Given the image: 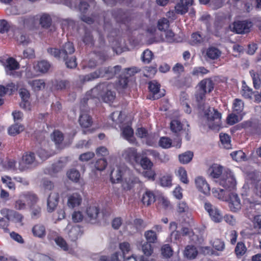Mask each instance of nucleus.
I'll list each match as a JSON object with an SVG mask.
<instances>
[{"label": "nucleus", "instance_id": "a878e982", "mask_svg": "<svg viewBox=\"0 0 261 261\" xmlns=\"http://www.w3.org/2000/svg\"><path fill=\"white\" fill-rule=\"evenodd\" d=\"M214 84L211 79H205L202 80L199 84V87L205 90L206 93L211 92L214 89Z\"/></svg>", "mask_w": 261, "mask_h": 261}, {"label": "nucleus", "instance_id": "f3484780", "mask_svg": "<svg viewBox=\"0 0 261 261\" xmlns=\"http://www.w3.org/2000/svg\"><path fill=\"white\" fill-rule=\"evenodd\" d=\"M86 214L90 223H95L98 221L99 210L97 206H90L87 209Z\"/></svg>", "mask_w": 261, "mask_h": 261}, {"label": "nucleus", "instance_id": "4be33fe9", "mask_svg": "<svg viewBox=\"0 0 261 261\" xmlns=\"http://www.w3.org/2000/svg\"><path fill=\"white\" fill-rule=\"evenodd\" d=\"M2 212H4V213L6 212L7 215V219H8L9 221H13L15 222H20L22 220V216L17 212L8 210H3Z\"/></svg>", "mask_w": 261, "mask_h": 261}, {"label": "nucleus", "instance_id": "9b49d317", "mask_svg": "<svg viewBox=\"0 0 261 261\" xmlns=\"http://www.w3.org/2000/svg\"><path fill=\"white\" fill-rule=\"evenodd\" d=\"M129 171L125 166H117L111 171L110 178L112 182L115 183L120 181L122 176Z\"/></svg>", "mask_w": 261, "mask_h": 261}, {"label": "nucleus", "instance_id": "473e14b6", "mask_svg": "<svg viewBox=\"0 0 261 261\" xmlns=\"http://www.w3.org/2000/svg\"><path fill=\"white\" fill-rule=\"evenodd\" d=\"M220 139L223 147L226 149L231 148V140L230 136L226 134L221 133Z\"/></svg>", "mask_w": 261, "mask_h": 261}, {"label": "nucleus", "instance_id": "0e129e2a", "mask_svg": "<svg viewBox=\"0 0 261 261\" xmlns=\"http://www.w3.org/2000/svg\"><path fill=\"white\" fill-rule=\"evenodd\" d=\"M204 37L198 32L192 35V41L194 44H200L204 41Z\"/></svg>", "mask_w": 261, "mask_h": 261}, {"label": "nucleus", "instance_id": "680f3d73", "mask_svg": "<svg viewBox=\"0 0 261 261\" xmlns=\"http://www.w3.org/2000/svg\"><path fill=\"white\" fill-rule=\"evenodd\" d=\"M171 140L167 137H162L159 141V145L162 148H168L171 146Z\"/></svg>", "mask_w": 261, "mask_h": 261}, {"label": "nucleus", "instance_id": "58836bf2", "mask_svg": "<svg viewBox=\"0 0 261 261\" xmlns=\"http://www.w3.org/2000/svg\"><path fill=\"white\" fill-rule=\"evenodd\" d=\"M23 197L28 204L30 205V207L35 205V204L37 201V197L34 194L28 193L23 195Z\"/></svg>", "mask_w": 261, "mask_h": 261}, {"label": "nucleus", "instance_id": "a19ab883", "mask_svg": "<svg viewBox=\"0 0 261 261\" xmlns=\"http://www.w3.org/2000/svg\"><path fill=\"white\" fill-rule=\"evenodd\" d=\"M170 129L174 133H177L182 129V124L177 119H173L170 122Z\"/></svg>", "mask_w": 261, "mask_h": 261}, {"label": "nucleus", "instance_id": "f704fd0d", "mask_svg": "<svg viewBox=\"0 0 261 261\" xmlns=\"http://www.w3.org/2000/svg\"><path fill=\"white\" fill-rule=\"evenodd\" d=\"M221 54V51L214 47L208 48L206 51L207 56L211 59L213 60L218 58L220 56Z\"/></svg>", "mask_w": 261, "mask_h": 261}, {"label": "nucleus", "instance_id": "1a4fd4ad", "mask_svg": "<svg viewBox=\"0 0 261 261\" xmlns=\"http://www.w3.org/2000/svg\"><path fill=\"white\" fill-rule=\"evenodd\" d=\"M121 156L126 162L130 164L137 163L139 159L137 150L133 147H129L124 149L122 152Z\"/></svg>", "mask_w": 261, "mask_h": 261}, {"label": "nucleus", "instance_id": "ddd939ff", "mask_svg": "<svg viewBox=\"0 0 261 261\" xmlns=\"http://www.w3.org/2000/svg\"><path fill=\"white\" fill-rule=\"evenodd\" d=\"M193 3V0H179L174 7L175 12L177 14H185Z\"/></svg>", "mask_w": 261, "mask_h": 261}, {"label": "nucleus", "instance_id": "c756f323", "mask_svg": "<svg viewBox=\"0 0 261 261\" xmlns=\"http://www.w3.org/2000/svg\"><path fill=\"white\" fill-rule=\"evenodd\" d=\"M142 201L144 204H146L147 205H150L151 203L155 201L154 194L150 191H146L143 195Z\"/></svg>", "mask_w": 261, "mask_h": 261}, {"label": "nucleus", "instance_id": "423d86ee", "mask_svg": "<svg viewBox=\"0 0 261 261\" xmlns=\"http://www.w3.org/2000/svg\"><path fill=\"white\" fill-rule=\"evenodd\" d=\"M219 184L229 191L233 189L236 186V180L232 173L228 169L221 175L220 178L217 181Z\"/></svg>", "mask_w": 261, "mask_h": 261}, {"label": "nucleus", "instance_id": "a211bd4d", "mask_svg": "<svg viewBox=\"0 0 261 261\" xmlns=\"http://www.w3.org/2000/svg\"><path fill=\"white\" fill-rule=\"evenodd\" d=\"M225 172L223 167L218 164H214L212 165L208 169L209 175L214 178H220V176Z\"/></svg>", "mask_w": 261, "mask_h": 261}, {"label": "nucleus", "instance_id": "37998d69", "mask_svg": "<svg viewBox=\"0 0 261 261\" xmlns=\"http://www.w3.org/2000/svg\"><path fill=\"white\" fill-rule=\"evenodd\" d=\"M80 234V228L77 226H73L68 232V236L71 241L77 239Z\"/></svg>", "mask_w": 261, "mask_h": 261}, {"label": "nucleus", "instance_id": "774afa93", "mask_svg": "<svg viewBox=\"0 0 261 261\" xmlns=\"http://www.w3.org/2000/svg\"><path fill=\"white\" fill-rule=\"evenodd\" d=\"M35 57L34 50L32 48H28L23 52V58L33 59Z\"/></svg>", "mask_w": 261, "mask_h": 261}, {"label": "nucleus", "instance_id": "393cba45", "mask_svg": "<svg viewBox=\"0 0 261 261\" xmlns=\"http://www.w3.org/2000/svg\"><path fill=\"white\" fill-rule=\"evenodd\" d=\"M18 68L19 64L14 59L10 58L7 60L5 69L7 74L11 75L12 70Z\"/></svg>", "mask_w": 261, "mask_h": 261}, {"label": "nucleus", "instance_id": "8fccbe9b", "mask_svg": "<svg viewBox=\"0 0 261 261\" xmlns=\"http://www.w3.org/2000/svg\"><path fill=\"white\" fill-rule=\"evenodd\" d=\"M67 176L71 180L77 182L80 177V173L77 170L72 169L67 172Z\"/></svg>", "mask_w": 261, "mask_h": 261}, {"label": "nucleus", "instance_id": "ea45409f", "mask_svg": "<svg viewBox=\"0 0 261 261\" xmlns=\"http://www.w3.org/2000/svg\"><path fill=\"white\" fill-rule=\"evenodd\" d=\"M40 24L41 27L45 29H48L51 26V19L47 14H43L40 19Z\"/></svg>", "mask_w": 261, "mask_h": 261}, {"label": "nucleus", "instance_id": "0eeeda50", "mask_svg": "<svg viewBox=\"0 0 261 261\" xmlns=\"http://www.w3.org/2000/svg\"><path fill=\"white\" fill-rule=\"evenodd\" d=\"M39 162L36 160L34 153L32 152H26L22 156V160L19 163V169L24 171L27 169L36 166Z\"/></svg>", "mask_w": 261, "mask_h": 261}, {"label": "nucleus", "instance_id": "052dcab7", "mask_svg": "<svg viewBox=\"0 0 261 261\" xmlns=\"http://www.w3.org/2000/svg\"><path fill=\"white\" fill-rule=\"evenodd\" d=\"M157 71V66L146 67L144 71V75L150 77L155 75Z\"/></svg>", "mask_w": 261, "mask_h": 261}, {"label": "nucleus", "instance_id": "b1692460", "mask_svg": "<svg viewBox=\"0 0 261 261\" xmlns=\"http://www.w3.org/2000/svg\"><path fill=\"white\" fill-rule=\"evenodd\" d=\"M28 84L34 91H40L45 87V83L42 79L29 81Z\"/></svg>", "mask_w": 261, "mask_h": 261}, {"label": "nucleus", "instance_id": "6ab92c4d", "mask_svg": "<svg viewBox=\"0 0 261 261\" xmlns=\"http://www.w3.org/2000/svg\"><path fill=\"white\" fill-rule=\"evenodd\" d=\"M59 195L58 193L52 192L50 194L47 199V211L52 212L58 205Z\"/></svg>", "mask_w": 261, "mask_h": 261}, {"label": "nucleus", "instance_id": "e433bc0d", "mask_svg": "<svg viewBox=\"0 0 261 261\" xmlns=\"http://www.w3.org/2000/svg\"><path fill=\"white\" fill-rule=\"evenodd\" d=\"M144 237L147 241L146 242H148L151 244L155 243L158 239L156 232L152 230L145 231Z\"/></svg>", "mask_w": 261, "mask_h": 261}, {"label": "nucleus", "instance_id": "4d7b16f0", "mask_svg": "<svg viewBox=\"0 0 261 261\" xmlns=\"http://www.w3.org/2000/svg\"><path fill=\"white\" fill-rule=\"evenodd\" d=\"M232 158L237 162H240L243 160L245 157V153L242 150H238L231 153Z\"/></svg>", "mask_w": 261, "mask_h": 261}, {"label": "nucleus", "instance_id": "79ce46f5", "mask_svg": "<svg viewBox=\"0 0 261 261\" xmlns=\"http://www.w3.org/2000/svg\"><path fill=\"white\" fill-rule=\"evenodd\" d=\"M247 248L244 243L239 242L235 248V253L237 256H243L246 252Z\"/></svg>", "mask_w": 261, "mask_h": 261}, {"label": "nucleus", "instance_id": "5701e85b", "mask_svg": "<svg viewBox=\"0 0 261 261\" xmlns=\"http://www.w3.org/2000/svg\"><path fill=\"white\" fill-rule=\"evenodd\" d=\"M29 258L31 261H55L50 256L39 253H32L29 254Z\"/></svg>", "mask_w": 261, "mask_h": 261}, {"label": "nucleus", "instance_id": "f257e3e1", "mask_svg": "<svg viewBox=\"0 0 261 261\" xmlns=\"http://www.w3.org/2000/svg\"><path fill=\"white\" fill-rule=\"evenodd\" d=\"M113 89L114 85L111 83L108 82L100 83L88 91L86 97H88L90 101L92 98H101L105 102H112L116 97Z\"/></svg>", "mask_w": 261, "mask_h": 261}, {"label": "nucleus", "instance_id": "6e6d98bb", "mask_svg": "<svg viewBox=\"0 0 261 261\" xmlns=\"http://www.w3.org/2000/svg\"><path fill=\"white\" fill-rule=\"evenodd\" d=\"M169 27V21L165 18L160 19L158 21V27L161 31H166Z\"/></svg>", "mask_w": 261, "mask_h": 261}, {"label": "nucleus", "instance_id": "3c124183", "mask_svg": "<svg viewBox=\"0 0 261 261\" xmlns=\"http://www.w3.org/2000/svg\"><path fill=\"white\" fill-rule=\"evenodd\" d=\"M160 185L164 187H170L172 185V177L170 175H164L160 180Z\"/></svg>", "mask_w": 261, "mask_h": 261}, {"label": "nucleus", "instance_id": "69168bd1", "mask_svg": "<svg viewBox=\"0 0 261 261\" xmlns=\"http://www.w3.org/2000/svg\"><path fill=\"white\" fill-rule=\"evenodd\" d=\"M212 245L213 247L218 251H222L225 247L224 242L218 239H215Z\"/></svg>", "mask_w": 261, "mask_h": 261}, {"label": "nucleus", "instance_id": "9d476101", "mask_svg": "<svg viewBox=\"0 0 261 261\" xmlns=\"http://www.w3.org/2000/svg\"><path fill=\"white\" fill-rule=\"evenodd\" d=\"M252 23L246 20L235 21L233 23L232 30L237 34H245L250 32Z\"/></svg>", "mask_w": 261, "mask_h": 261}, {"label": "nucleus", "instance_id": "bf43d9fd", "mask_svg": "<svg viewBox=\"0 0 261 261\" xmlns=\"http://www.w3.org/2000/svg\"><path fill=\"white\" fill-rule=\"evenodd\" d=\"M107 162L105 159H99L95 163V167L97 170L102 171L105 169Z\"/></svg>", "mask_w": 261, "mask_h": 261}, {"label": "nucleus", "instance_id": "2eb2a0df", "mask_svg": "<svg viewBox=\"0 0 261 261\" xmlns=\"http://www.w3.org/2000/svg\"><path fill=\"white\" fill-rule=\"evenodd\" d=\"M148 84V88L152 94V97H150V99H158L164 96V93H159L160 88V84L156 81H151Z\"/></svg>", "mask_w": 261, "mask_h": 261}, {"label": "nucleus", "instance_id": "13d9d810", "mask_svg": "<svg viewBox=\"0 0 261 261\" xmlns=\"http://www.w3.org/2000/svg\"><path fill=\"white\" fill-rule=\"evenodd\" d=\"M140 164L144 169H150L153 166L152 162L147 157L143 158L141 160Z\"/></svg>", "mask_w": 261, "mask_h": 261}, {"label": "nucleus", "instance_id": "7c9ffc66", "mask_svg": "<svg viewBox=\"0 0 261 261\" xmlns=\"http://www.w3.org/2000/svg\"><path fill=\"white\" fill-rule=\"evenodd\" d=\"M50 67V64L48 61L42 60L38 62L36 69L40 72L45 73L48 71Z\"/></svg>", "mask_w": 261, "mask_h": 261}, {"label": "nucleus", "instance_id": "09e8293b", "mask_svg": "<svg viewBox=\"0 0 261 261\" xmlns=\"http://www.w3.org/2000/svg\"><path fill=\"white\" fill-rule=\"evenodd\" d=\"M153 57V54L152 52L149 49H146L143 53L142 60L144 63L148 64L151 62Z\"/></svg>", "mask_w": 261, "mask_h": 261}, {"label": "nucleus", "instance_id": "2f4dec72", "mask_svg": "<svg viewBox=\"0 0 261 261\" xmlns=\"http://www.w3.org/2000/svg\"><path fill=\"white\" fill-rule=\"evenodd\" d=\"M50 137L57 146L60 145L64 140L63 134L59 130H55L51 134Z\"/></svg>", "mask_w": 261, "mask_h": 261}, {"label": "nucleus", "instance_id": "f03ea898", "mask_svg": "<svg viewBox=\"0 0 261 261\" xmlns=\"http://www.w3.org/2000/svg\"><path fill=\"white\" fill-rule=\"evenodd\" d=\"M121 69V66L119 65L100 68L88 74L80 76V79L83 82H89L99 77L110 79L119 74Z\"/></svg>", "mask_w": 261, "mask_h": 261}, {"label": "nucleus", "instance_id": "338daca9", "mask_svg": "<svg viewBox=\"0 0 261 261\" xmlns=\"http://www.w3.org/2000/svg\"><path fill=\"white\" fill-rule=\"evenodd\" d=\"M122 134L125 139H128L133 136L134 130L129 126H126L122 128Z\"/></svg>", "mask_w": 261, "mask_h": 261}, {"label": "nucleus", "instance_id": "c85d7f7f", "mask_svg": "<svg viewBox=\"0 0 261 261\" xmlns=\"http://www.w3.org/2000/svg\"><path fill=\"white\" fill-rule=\"evenodd\" d=\"M197 253L196 247L192 245H188L184 251V255L189 259L195 258Z\"/></svg>", "mask_w": 261, "mask_h": 261}, {"label": "nucleus", "instance_id": "e2e57ef3", "mask_svg": "<svg viewBox=\"0 0 261 261\" xmlns=\"http://www.w3.org/2000/svg\"><path fill=\"white\" fill-rule=\"evenodd\" d=\"M17 40L19 44L25 46L30 42V40L28 36L21 34L19 37H17Z\"/></svg>", "mask_w": 261, "mask_h": 261}, {"label": "nucleus", "instance_id": "72a5a7b5", "mask_svg": "<svg viewBox=\"0 0 261 261\" xmlns=\"http://www.w3.org/2000/svg\"><path fill=\"white\" fill-rule=\"evenodd\" d=\"M139 181V179L137 177H132L129 178L127 180L126 178H125V181L122 183V188L125 190H130L135 183H137Z\"/></svg>", "mask_w": 261, "mask_h": 261}, {"label": "nucleus", "instance_id": "49530a36", "mask_svg": "<svg viewBox=\"0 0 261 261\" xmlns=\"http://www.w3.org/2000/svg\"><path fill=\"white\" fill-rule=\"evenodd\" d=\"M83 41L86 45H93L94 44V39L91 33L89 30H85L84 35L83 37Z\"/></svg>", "mask_w": 261, "mask_h": 261}, {"label": "nucleus", "instance_id": "20e7f679", "mask_svg": "<svg viewBox=\"0 0 261 261\" xmlns=\"http://www.w3.org/2000/svg\"><path fill=\"white\" fill-rule=\"evenodd\" d=\"M90 102V99L87 97H84L81 102L80 109L81 114L79 118V123L83 127L87 128L90 127L92 124V118L87 113L89 107H87L88 103Z\"/></svg>", "mask_w": 261, "mask_h": 261}, {"label": "nucleus", "instance_id": "f8f14e48", "mask_svg": "<svg viewBox=\"0 0 261 261\" xmlns=\"http://www.w3.org/2000/svg\"><path fill=\"white\" fill-rule=\"evenodd\" d=\"M231 211L237 212L241 208V203L238 195L233 192H230L226 200Z\"/></svg>", "mask_w": 261, "mask_h": 261}, {"label": "nucleus", "instance_id": "7ed1b4c3", "mask_svg": "<svg viewBox=\"0 0 261 261\" xmlns=\"http://www.w3.org/2000/svg\"><path fill=\"white\" fill-rule=\"evenodd\" d=\"M62 60L65 61L68 68H74L77 66L76 58L72 55L75 51V48L72 42H67L61 47Z\"/></svg>", "mask_w": 261, "mask_h": 261}, {"label": "nucleus", "instance_id": "39448f33", "mask_svg": "<svg viewBox=\"0 0 261 261\" xmlns=\"http://www.w3.org/2000/svg\"><path fill=\"white\" fill-rule=\"evenodd\" d=\"M209 127L216 129L220 125L221 114L214 108L208 107L204 112Z\"/></svg>", "mask_w": 261, "mask_h": 261}, {"label": "nucleus", "instance_id": "4c0bfd02", "mask_svg": "<svg viewBox=\"0 0 261 261\" xmlns=\"http://www.w3.org/2000/svg\"><path fill=\"white\" fill-rule=\"evenodd\" d=\"M23 129V126L15 123L9 127L8 133L11 136H15L22 132Z\"/></svg>", "mask_w": 261, "mask_h": 261}, {"label": "nucleus", "instance_id": "864d4df0", "mask_svg": "<svg viewBox=\"0 0 261 261\" xmlns=\"http://www.w3.org/2000/svg\"><path fill=\"white\" fill-rule=\"evenodd\" d=\"M56 244L64 251L68 250V246L63 238L57 237L54 239Z\"/></svg>", "mask_w": 261, "mask_h": 261}, {"label": "nucleus", "instance_id": "aec40b11", "mask_svg": "<svg viewBox=\"0 0 261 261\" xmlns=\"http://www.w3.org/2000/svg\"><path fill=\"white\" fill-rule=\"evenodd\" d=\"M82 198L81 196L77 193H73L68 198L67 204L69 207L74 208L79 206L82 202Z\"/></svg>", "mask_w": 261, "mask_h": 261}, {"label": "nucleus", "instance_id": "412c9836", "mask_svg": "<svg viewBox=\"0 0 261 261\" xmlns=\"http://www.w3.org/2000/svg\"><path fill=\"white\" fill-rule=\"evenodd\" d=\"M34 236L43 239L46 235V229L45 226L41 224H37L34 225L32 229Z\"/></svg>", "mask_w": 261, "mask_h": 261}, {"label": "nucleus", "instance_id": "bb28decb", "mask_svg": "<svg viewBox=\"0 0 261 261\" xmlns=\"http://www.w3.org/2000/svg\"><path fill=\"white\" fill-rule=\"evenodd\" d=\"M212 193L215 197L225 201H226L228 195L230 193L229 191L221 189H213Z\"/></svg>", "mask_w": 261, "mask_h": 261}, {"label": "nucleus", "instance_id": "6e6552de", "mask_svg": "<svg viewBox=\"0 0 261 261\" xmlns=\"http://www.w3.org/2000/svg\"><path fill=\"white\" fill-rule=\"evenodd\" d=\"M204 207L213 221L219 223L222 220V214L217 207L209 202H206L204 204Z\"/></svg>", "mask_w": 261, "mask_h": 261}, {"label": "nucleus", "instance_id": "cd10ccee", "mask_svg": "<svg viewBox=\"0 0 261 261\" xmlns=\"http://www.w3.org/2000/svg\"><path fill=\"white\" fill-rule=\"evenodd\" d=\"M112 15L117 22L124 23L126 21V14L121 9L113 10Z\"/></svg>", "mask_w": 261, "mask_h": 261}, {"label": "nucleus", "instance_id": "dca6fc26", "mask_svg": "<svg viewBox=\"0 0 261 261\" xmlns=\"http://www.w3.org/2000/svg\"><path fill=\"white\" fill-rule=\"evenodd\" d=\"M198 190L205 195L210 193V187L205 179L202 177H198L195 180Z\"/></svg>", "mask_w": 261, "mask_h": 261}, {"label": "nucleus", "instance_id": "603ef678", "mask_svg": "<svg viewBox=\"0 0 261 261\" xmlns=\"http://www.w3.org/2000/svg\"><path fill=\"white\" fill-rule=\"evenodd\" d=\"M244 108V103L239 99H236L233 102V112L239 114L242 112Z\"/></svg>", "mask_w": 261, "mask_h": 261}, {"label": "nucleus", "instance_id": "de8ad7c7", "mask_svg": "<svg viewBox=\"0 0 261 261\" xmlns=\"http://www.w3.org/2000/svg\"><path fill=\"white\" fill-rule=\"evenodd\" d=\"M142 250L144 255L149 256L153 253V250L151 243L145 242L142 245Z\"/></svg>", "mask_w": 261, "mask_h": 261}, {"label": "nucleus", "instance_id": "a18cd8bd", "mask_svg": "<svg viewBox=\"0 0 261 261\" xmlns=\"http://www.w3.org/2000/svg\"><path fill=\"white\" fill-rule=\"evenodd\" d=\"M161 253L166 258H170L173 255V250L168 244L163 245L161 248Z\"/></svg>", "mask_w": 261, "mask_h": 261}, {"label": "nucleus", "instance_id": "5fc2aeb1", "mask_svg": "<svg viewBox=\"0 0 261 261\" xmlns=\"http://www.w3.org/2000/svg\"><path fill=\"white\" fill-rule=\"evenodd\" d=\"M47 53L58 59H62L61 50L57 48L49 47L47 49Z\"/></svg>", "mask_w": 261, "mask_h": 261}, {"label": "nucleus", "instance_id": "c03bdc74", "mask_svg": "<svg viewBox=\"0 0 261 261\" xmlns=\"http://www.w3.org/2000/svg\"><path fill=\"white\" fill-rule=\"evenodd\" d=\"M250 73L253 80L254 88L256 89H259L260 88L261 81L258 74L256 73L253 70L250 71Z\"/></svg>", "mask_w": 261, "mask_h": 261}, {"label": "nucleus", "instance_id": "4468645a", "mask_svg": "<svg viewBox=\"0 0 261 261\" xmlns=\"http://www.w3.org/2000/svg\"><path fill=\"white\" fill-rule=\"evenodd\" d=\"M89 7V6L87 2H81L79 5V10L82 13L81 16L82 20L88 24H91L96 20V18L94 16H93L92 17H90L85 15V14L87 13Z\"/></svg>", "mask_w": 261, "mask_h": 261}, {"label": "nucleus", "instance_id": "c9c22d12", "mask_svg": "<svg viewBox=\"0 0 261 261\" xmlns=\"http://www.w3.org/2000/svg\"><path fill=\"white\" fill-rule=\"evenodd\" d=\"M193 153L190 151H186L178 156L179 162L183 164H187L189 163L192 159Z\"/></svg>", "mask_w": 261, "mask_h": 261}]
</instances>
